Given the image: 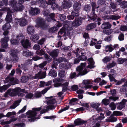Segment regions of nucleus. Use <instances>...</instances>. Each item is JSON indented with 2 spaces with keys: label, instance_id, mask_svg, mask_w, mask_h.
Wrapping results in <instances>:
<instances>
[{
  "label": "nucleus",
  "instance_id": "1",
  "mask_svg": "<svg viewBox=\"0 0 127 127\" xmlns=\"http://www.w3.org/2000/svg\"><path fill=\"white\" fill-rule=\"evenodd\" d=\"M17 1L15 0H11L9 2L8 4L10 6H12V11L15 12L16 11H21L24 9L23 5L20 6L18 7L16 6Z\"/></svg>",
  "mask_w": 127,
  "mask_h": 127
},
{
  "label": "nucleus",
  "instance_id": "2",
  "mask_svg": "<svg viewBox=\"0 0 127 127\" xmlns=\"http://www.w3.org/2000/svg\"><path fill=\"white\" fill-rule=\"evenodd\" d=\"M41 109V107L33 108L32 110H29L26 113V116L28 118H33L36 116L37 114L36 112L39 111Z\"/></svg>",
  "mask_w": 127,
  "mask_h": 127
},
{
  "label": "nucleus",
  "instance_id": "3",
  "mask_svg": "<svg viewBox=\"0 0 127 127\" xmlns=\"http://www.w3.org/2000/svg\"><path fill=\"white\" fill-rule=\"evenodd\" d=\"M45 98L48 100L47 103L48 106L47 107V109L53 110L54 109L55 107L53 105L56 103L55 99L54 98H52V97H45Z\"/></svg>",
  "mask_w": 127,
  "mask_h": 127
},
{
  "label": "nucleus",
  "instance_id": "4",
  "mask_svg": "<svg viewBox=\"0 0 127 127\" xmlns=\"http://www.w3.org/2000/svg\"><path fill=\"white\" fill-rule=\"evenodd\" d=\"M86 65V63H82L81 64V65L77 68L76 70L77 71L79 72V73L78 74L79 75H84L88 72V71H87L86 69H85L82 72L81 71Z\"/></svg>",
  "mask_w": 127,
  "mask_h": 127
},
{
  "label": "nucleus",
  "instance_id": "5",
  "mask_svg": "<svg viewBox=\"0 0 127 127\" xmlns=\"http://www.w3.org/2000/svg\"><path fill=\"white\" fill-rule=\"evenodd\" d=\"M91 5L92 7V10L90 16L89 17V18L91 20L94 21L96 20L97 17L95 13V10L96 7V4L95 2H92L91 3Z\"/></svg>",
  "mask_w": 127,
  "mask_h": 127
},
{
  "label": "nucleus",
  "instance_id": "6",
  "mask_svg": "<svg viewBox=\"0 0 127 127\" xmlns=\"http://www.w3.org/2000/svg\"><path fill=\"white\" fill-rule=\"evenodd\" d=\"M10 89L9 95L12 96L17 95V93L19 92H24L25 91L24 89H21L19 87L16 88L14 89Z\"/></svg>",
  "mask_w": 127,
  "mask_h": 127
},
{
  "label": "nucleus",
  "instance_id": "7",
  "mask_svg": "<svg viewBox=\"0 0 127 127\" xmlns=\"http://www.w3.org/2000/svg\"><path fill=\"white\" fill-rule=\"evenodd\" d=\"M4 10L6 11L7 12V14L5 18L6 21L8 22H11L12 20L11 14L10 13H12L13 12L12 10H10L9 8L6 7L4 8Z\"/></svg>",
  "mask_w": 127,
  "mask_h": 127
},
{
  "label": "nucleus",
  "instance_id": "8",
  "mask_svg": "<svg viewBox=\"0 0 127 127\" xmlns=\"http://www.w3.org/2000/svg\"><path fill=\"white\" fill-rule=\"evenodd\" d=\"M37 25L43 29L46 28L47 27L45 22L44 19L42 18H38L36 20Z\"/></svg>",
  "mask_w": 127,
  "mask_h": 127
},
{
  "label": "nucleus",
  "instance_id": "9",
  "mask_svg": "<svg viewBox=\"0 0 127 127\" xmlns=\"http://www.w3.org/2000/svg\"><path fill=\"white\" fill-rule=\"evenodd\" d=\"M11 59L12 61L15 62L17 61L19 58L17 55V52L16 50H12L11 51Z\"/></svg>",
  "mask_w": 127,
  "mask_h": 127
},
{
  "label": "nucleus",
  "instance_id": "10",
  "mask_svg": "<svg viewBox=\"0 0 127 127\" xmlns=\"http://www.w3.org/2000/svg\"><path fill=\"white\" fill-rule=\"evenodd\" d=\"M15 22H18L19 25L21 27H24L26 25L28 24L27 20L25 19H19L16 18L15 19Z\"/></svg>",
  "mask_w": 127,
  "mask_h": 127
},
{
  "label": "nucleus",
  "instance_id": "11",
  "mask_svg": "<svg viewBox=\"0 0 127 127\" xmlns=\"http://www.w3.org/2000/svg\"><path fill=\"white\" fill-rule=\"evenodd\" d=\"M9 40L8 37H5L1 39L0 42L1 44V46L4 48H6L7 47V42Z\"/></svg>",
  "mask_w": 127,
  "mask_h": 127
},
{
  "label": "nucleus",
  "instance_id": "12",
  "mask_svg": "<svg viewBox=\"0 0 127 127\" xmlns=\"http://www.w3.org/2000/svg\"><path fill=\"white\" fill-rule=\"evenodd\" d=\"M64 81V80L62 79L58 78H55L53 80V82L56 83L54 84V86L55 87H58L61 86L63 84L61 83L60 82H63Z\"/></svg>",
  "mask_w": 127,
  "mask_h": 127
},
{
  "label": "nucleus",
  "instance_id": "13",
  "mask_svg": "<svg viewBox=\"0 0 127 127\" xmlns=\"http://www.w3.org/2000/svg\"><path fill=\"white\" fill-rule=\"evenodd\" d=\"M81 21L80 19H75L74 21L72 23V27H76L78 26L81 25Z\"/></svg>",
  "mask_w": 127,
  "mask_h": 127
},
{
  "label": "nucleus",
  "instance_id": "14",
  "mask_svg": "<svg viewBox=\"0 0 127 127\" xmlns=\"http://www.w3.org/2000/svg\"><path fill=\"white\" fill-rule=\"evenodd\" d=\"M46 75V72L40 71L38 73L35 75V78L37 79L43 78L45 77Z\"/></svg>",
  "mask_w": 127,
  "mask_h": 127
},
{
  "label": "nucleus",
  "instance_id": "15",
  "mask_svg": "<svg viewBox=\"0 0 127 127\" xmlns=\"http://www.w3.org/2000/svg\"><path fill=\"white\" fill-rule=\"evenodd\" d=\"M49 54L53 58H55L58 56L59 51L58 49L52 51L48 52Z\"/></svg>",
  "mask_w": 127,
  "mask_h": 127
},
{
  "label": "nucleus",
  "instance_id": "16",
  "mask_svg": "<svg viewBox=\"0 0 127 127\" xmlns=\"http://www.w3.org/2000/svg\"><path fill=\"white\" fill-rule=\"evenodd\" d=\"M111 26L110 23L107 22H104L101 25V28L103 29H110Z\"/></svg>",
  "mask_w": 127,
  "mask_h": 127
},
{
  "label": "nucleus",
  "instance_id": "17",
  "mask_svg": "<svg viewBox=\"0 0 127 127\" xmlns=\"http://www.w3.org/2000/svg\"><path fill=\"white\" fill-rule=\"evenodd\" d=\"M22 46L25 48H27L30 46V44L29 41L27 39L22 40L21 41Z\"/></svg>",
  "mask_w": 127,
  "mask_h": 127
},
{
  "label": "nucleus",
  "instance_id": "18",
  "mask_svg": "<svg viewBox=\"0 0 127 127\" xmlns=\"http://www.w3.org/2000/svg\"><path fill=\"white\" fill-rule=\"evenodd\" d=\"M35 28L34 27L29 25L27 27V31L28 33L31 34L35 32Z\"/></svg>",
  "mask_w": 127,
  "mask_h": 127
},
{
  "label": "nucleus",
  "instance_id": "19",
  "mask_svg": "<svg viewBox=\"0 0 127 127\" xmlns=\"http://www.w3.org/2000/svg\"><path fill=\"white\" fill-rule=\"evenodd\" d=\"M123 113L122 112L118 111H114L113 112V113L111 115L110 119H115L114 116H121L123 115Z\"/></svg>",
  "mask_w": 127,
  "mask_h": 127
},
{
  "label": "nucleus",
  "instance_id": "20",
  "mask_svg": "<svg viewBox=\"0 0 127 127\" xmlns=\"http://www.w3.org/2000/svg\"><path fill=\"white\" fill-rule=\"evenodd\" d=\"M64 64H61L59 65L60 67L61 68H64L65 69H68L71 67L70 63L68 62Z\"/></svg>",
  "mask_w": 127,
  "mask_h": 127
},
{
  "label": "nucleus",
  "instance_id": "21",
  "mask_svg": "<svg viewBox=\"0 0 127 127\" xmlns=\"http://www.w3.org/2000/svg\"><path fill=\"white\" fill-rule=\"evenodd\" d=\"M72 3L70 1L68 0L64 1V3L62 4V6L64 8H70L71 6Z\"/></svg>",
  "mask_w": 127,
  "mask_h": 127
},
{
  "label": "nucleus",
  "instance_id": "22",
  "mask_svg": "<svg viewBox=\"0 0 127 127\" xmlns=\"http://www.w3.org/2000/svg\"><path fill=\"white\" fill-rule=\"evenodd\" d=\"M74 123L75 125H69L67 127H74L76 126L81 125L82 124L81 120H75L74 121Z\"/></svg>",
  "mask_w": 127,
  "mask_h": 127
},
{
  "label": "nucleus",
  "instance_id": "23",
  "mask_svg": "<svg viewBox=\"0 0 127 127\" xmlns=\"http://www.w3.org/2000/svg\"><path fill=\"white\" fill-rule=\"evenodd\" d=\"M21 101V99H19L18 100L15 101L13 104L10 107V108L11 109L15 108L19 105V103Z\"/></svg>",
  "mask_w": 127,
  "mask_h": 127
},
{
  "label": "nucleus",
  "instance_id": "24",
  "mask_svg": "<svg viewBox=\"0 0 127 127\" xmlns=\"http://www.w3.org/2000/svg\"><path fill=\"white\" fill-rule=\"evenodd\" d=\"M32 52L30 51L27 49L24 50L23 53V54L24 56L28 57L33 55Z\"/></svg>",
  "mask_w": 127,
  "mask_h": 127
},
{
  "label": "nucleus",
  "instance_id": "25",
  "mask_svg": "<svg viewBox=\"0 0 127 127\" xmlns=\"http://www.w3.org/2000/svg\"><path fill=\"white\" fill-rule=\"evenodd\" d=\"M40 13L39 9L37 8H34L30 12V14L32 15H35L38 14Z\"/></svg>",
  "mask_w": 127,
  "mask_h": 127
},
{
  "label": "nucleus",
  "instance_id": "26",
  "mask_svg": "<svg viewBox=\"0 0 127 127\" xmlns=\"http://www.w3.org/2000/svg\"><path fill=\"white\" fill-rule=\"evenodd\" d=\"M81 4L78 2H75L73 5V8L74 11H79L81 7Z\"/></svg>",
  "mask_w": 127,
  "mask_h": 127
},
{
  "label": "nucleus",
  "instance_id": "27",
  "mask_svg": "<svg viewBox=\"0 0 127 127\" xmlns=\"http://www.w3.org/2000/svg\"><path fill=\"white\" fill-rule=\"evenodd\" d=\"M37 2L40 4V6L44 8H46L47 4L45 2V0H37Z\"/></svg>",
  "mask_w": 127,
  "mask_h": 127
},
{
  "label": "nucleus",
  "instance_id": "28",
  "mask_svg": "<svg viewBox=\"0 0 127 127\" xmlns=\"http://www.w3.org/2000/svg\"><path fill=\"white\" fill-rule=\"evenodd\" d=\"M96 24L92 23L87 25L86 27V29L87 30H89L95 28L96 27Z\"/></svg>",
  "mask_w": 127,
  "mask_h": 127
},
{
  "label": "nucleus",
  "instance_id": "29",
  "mask_svg": "<svg viewBox=\"0 0 127 127\" xmlns=\"http://www.w3.org/2000/svg\"><path fill=\"white\" fill-rule=\"evenodd\" d=\"M48 75L52 77H55L57 75L56 72L55 71L54 69H51Z\"/></svg>",
  "mask_w": 127,
  "mask_h": 127
},
{
  "label": "nucleus",
  "instance_id": "30",
  "mask_svg": "<svg viewBox=\"0 0 127 127\" xmlns=\"http://www.w3.org/2000/svg\"><path fill=\"white\" fill-rule=\"evenodd\" d=\"M71 23L69 21H65L63 22V25L65 29H66L67 28H68L70 27V25L71 26Z\"/></svg>",
  "mask_w": 127,
  "mask_h": 127
},
{
  "label": "nucleus",
  "instance_id": "31",
  "mask_svg": "<svg viewBox=\"0 0 127 127\" xmlns=\"http://www.w3.org/2000/svg\"><path fill=\"white\" fill-rule=\"evenodd\" d=\"M11 27L9 23L7 22L2 27V29L3 30H8L10 29Z\"/></svg>",
  "mask_w": 127,
  "mask_h": 127
},
{
  "label": "nucleus",
  "instance_id": "32",
  "mask_svg": "<svg viewBox=\"0 0 127 127\" xmlns=\"http://www.w3.org/2000/svg\"><path fill=\"white\" fill-rule=\"evenodd\" d=\"M39 36L38 34H36L32 35L30 37L31 40L35 42L38 39Z\"/></svg>",
  "mask_w": 127,
  "mask_h": 127
},
{
  "label": "nucleus",
  "instance_id": "33",
  "mask_svg": "<svg viewBox=\"0 0 127 127\" xmlns=\"http://www.w3.org/2000/svg\"><path fill=\"white\" fill-rule=\"evenodd\" d=\"M56 61L59 63L64 62H67L68 61V60L64 57L57 58L56 59Z\"/></svg>",
  "mask_w": 127,
  "mask_h": 127
},
{
  "label": "nucleus",
  "instance_id": "34",
  "mask_svg": "<svg viewBox=\"0 0 127 127\" xmlns=\"http://www.w3.org/2000/svg\"><path fill=\"white\" fill-rule=\"evenodd\" d=\"M88 61L90 63V64L88 65L87 67L88 68H90L91 69L93 68V65L94 64V61L93 59L92 58H91L88 59Z\"/></svg>",
  "mask_w": 127,
  "mask_h": 127
},
{
  "label": "nucleus",
  "instance_id": "35",
  "mask_svg": "<svg viewBox=\"0 0 127 127\" xmlns=\"http://www.w3.org/2000/svg\"><path fill=\"white\" fill-rule=\"evenodd\" d=\"M16 120H10L9 121H5V120H3L0 123V124L2 125L9 124L12 121H15Z\"/></svg>",
  "mask_w": 127,
  "mask_h": 127
},
{
  "label": "nucleus",
  "instance_id": "36",
  "mask_svg": "<svg viewBox=\"0 0 127 127\" xmlns=\"http://www.w3.org/2000/svg\"><path fill=\"white\" fill-rule=\"evenodd\" d=\"M10 86V85H4L0 87V92H2L3 91H5Z\"/></svg>",
  "mask_w": 127,
  "mask_h": 127
},
{
  "label": "nucleus",
  "instance_id": "37",
  "mask_svg": "<svg viewBox=\"0 0 127 127\" xmlns=\"http://www.w3.org/2000/svg\"><path fill=\"white\" fill-rule=\"evenodd\" d=\"M58 34L59 36H58V37L59 38V37L60 38L62 36H64L65 33V32H64V30H60V31L58 32Z\"/></svg>",
  "mask_w": 127,
  "mask_h": 127
},
{
  "label": "nucleus",
  "instance_id": "38",
  "mask_svg": "<svg viewBox=\"0 0 127 127\" xmlns=\"http://www.w3.org/2000/svg\"><path fill=\"white\" fill-rule=\"evenodd\" d=\"M28 66L26 65L25 64L24 65L21 64L18 65V66L21 69H24L25 70L28 69Z\"/></svg>",
  "mask_w": 127,
  "mask_h": 127
},
{
  "label": "nucleus",
  "instance_id": "39",
  "mask_svg": "<svg viewBox=\"0 0 127 127\" xmlns=\"http://www.w3.org/2000/svg\"><path fill=\"white\" fill-rule=\"evenodd\" d=\"M29 78L28 76L22 77L21 78V82L23 83H25L29 80Z\"/></svg>",
  "mask_w": 127,
  "mask_h": 127
},
{
  "label": "nucleus",
  "instance_id": "40",
  "mask_svg": "<svg viewBox=\"0 0 127 127\" xmlns=\"http://www.w3.org/2000/svg\"><path fill=\"white\" fill-rule=\"evenodd\" d=\"M12 77L10 76H8L7 77L5 78L4 81V83H7L9 82L10 83H11V78Z\"/></svg>",
  "mask_w": 127,
  "mask_h": 127
},
{
  "label": "nucleus",
  "instance_id": "41",
  "mask_svg": "<svg viewBox=\"0 0 127 127\" xmlns=\"http://www.w3.org/2000/svg\"><path fill=\"white\" fill-rule=\"evenodd\" d=\"M49 17L46 19L48 22L51 21V20H54V18L55 16V14L54 13H51L50 16H48Z\"/></svg>",
  "mask_w": 127,
  "mask_h": 127
},
{
  "label": "nucleus",
  "instance_id": "42",
  "mask_svg": "<svg viewBox=\"0 0 127 127\" xmlns=\"http://www.w3.org/2000/svg\"><path fill=\"white\" fill-rule=\"evenodd\" d=\"M116 64V63L113 62L112 63H110L108 64L106 66V67L108 69H110L112 67L114 66Z\"/></svg>",
  "mask_w": 127,
  "mask_h": 127
},
{
  "label": "nucleus",
  "instance_id": "43",
  "mask_svg": "<svg viewBox=\"0 0 127 127\" xmlns=\"http://www.w3.org/2000/svg\"><path fill=\"white\" fill-rule=\"evenodd\" d=\"M36 54L38 55L42 56L45 54L44 51L42 49H41L40 50H38L36 52Z\"/></svg>",
  "mask_w": 127,
  "mask_h": 127
},
{
  "label": "nucleus",
  "instance_id": "44",
  "mask_svg": "<svg viewBox=\"0 0 127 127\" xmlns=\"http://www.w3.org/2000/svg\"><path fill=\"white\" fill-rule=\"evenodd\" d=\"M127 61V59H122L119 58L118 59V62L119 64H122L124 62H126Z\"/></svg>",
  "mask_w": 127,
  "mask_h": 127
},
{
  "label": "nucleus",
  "instance_id": "45",
  "mask_svg": "<svg viewBox=\"0 0 127 127\" xmlns=\"http://www.w3.org/2000/svg\"><path fill=\"white\" fill-rule=\"evenodd\" d=\"M16 38L18 39H22L24 38L25 37L23 34L21 32L18 34L16 36Z\"/></svg>",
  "mask_w": 127,
  "mask_h": 127
},
{
  "label": "nucleus",
  "instance_id": "46",
  "mask_svg": "<svg viewBox=\"0 0 127 127\" xmlns=\"http://www.w3.org/2000/svg\"><path fill=\"white\" fill-rule=\"evenodd\" d=\"M121 7L123 8H125L127 7V2L125 1L121 2Z\"/></svg>",
  "mask_w": 127,
  "mask_h": 127
},
{
  "label": "nucleus",
  "instance_id": "47",
  "mask_svg": "<svg viewBox=\"0 0 127 127\" xmlns=\"http://www.w3.org/2000/svg\"><path fill=\"white\" fill-rule=\"evenodd\" d=\"M111 60L110 57H104L102 60L103 62L104 63H106L110 61Z\"/></svg>",
  "mask_w": 127,
  "mask_h": 127
},
{
  "label": "nucleus",
  "instance_id": "48",
  "mask_svg": "<svg viewBox=\"0 0 127 127\" xmlns=\"http://www.w3.org/2000/svg\"><path fill=\"white\" fill-rule=\"evenodd\" d=\"M16 114V112L15 111L12 112H9L7 113L6 115H5V117H10L12 115H14Z\"/></svg>",
  "mask_w": 127,
  "mask_h": 127
},
{
  "label": "nucleus",
  "instance_id": "49",
  "mask_svg": "<svg viewBox=\"0 0 127 127\" xmlns=\"http://www.w3.org/2000/svg\"><path fill=\"white\" fill-rule=\"evenodd\" d=\"M125 107V106L124 104H122L120 102L118 104L117 108V109L121 110Z\"/></svg>",
  "mask_w": 127,
  "mask_h": 127
},
{
  "label": "nucleus",
  "instance_id": "50",
  "mask_svg": "<svg viewBox=\"0 0 127 127\" xmlns=\"http://www.w3.org/2000/svg\"><path fill=\"white\" fill-rule=\"evenodd\" d=\"M102 102L103 104L107 105L109 104L110 101L109 99L105 98L102 99Z\"/></svg>",
  "mask_w": 127,
  "mask_h": 127
},
{
  "label": "nucleus",
  "instance_id": "51",
  "mask_svg": "<svg viewBox=\"0 0 127 127\" xmlns=\"http://www.w3.org/2000/svg\"><path fill=\"white\" fill-rule=\"evenodd\" d=\"M112 45H111L106 46H105V48L106 49L108 50L109 52H111L114 49L112 47Z\"/></svg>",
  "mask_w": 127,
  "mask_h": 127
},
{
  "label": "nucleus",
  "instance_id": "52",
  "mask_svg": "<svg viewBox=\"0 0 127 127\" xmlns=\"http://www.w3.org/2000/svg\"><path fill=\"white\" fill-rule=\"evenodd\" d=\"M11 83H12V85H14L15 84H18L19 82L18 80L12 77L11 78Z\"/></svg>",
  "mask_w": 127,
  "mask_h": 127
},
{
  "label": "nucleus",
  "instance_id": "53",
  "mask_svg": "<svg viewBox=\"0 0 127 127\" xmlns=\"http://www.w3.org/2000/svg\"><path fill=\"white\" fill-rule=\"evenodd\" d=\"M109 106L111 108V109L112 110H115L116 108V105L114 102L111 103L109 105Z\"/></svg>",
  "mask_w": 127,
  "mask_h": 127
},
{
  "label": "nucleus",
  "instance_id": "54",
  "mask_svg": "<svg viewBox=\"0 0 127 127\" xmlns=\"http://www.w3.org/2000/svg\"><path fill=\"white\" fill-rule=\"evenodd\" d=\"M58 28L57 27H54L51 28L50 30V32L51 33H53L55 31L57 30Z\"/></svg>",
  "mask_w": 127,
  "mask_h": 127
},
{
  "label": "nucleus",
  "instance_id": "55",
  "mask_svg": "<svg viewBox=\"0 0 127 127\" xmlns=\"http://www.w3.org/2000/svg\"><path fill=\"white\" fill-rule=\"evenodd\" d=\"M113 75H112V74H109L108 77L111 81H114L116 82H117V80L114 78L113 76Z\"/></svg>",
  "mask_w": 127,
  "mask_h": 127
},
{
  "label": "nucleus",
  "instance_id": "56",
  "mask_svg": "<svg viewBox=\"0 0 127 127\" xmlns=\"http://www.w3.org/2000/svg\"><path fill=\"white\" fill-rule=\"evenodd\" d=\"M71 14L74 16V18L75 17H78L79 15L78 12L77 11L74 10L71 12Z\"/></svg>",
  "mask_w": 127,
  "mask_h": 127
},
{
  "label": "nucleus",
  "instance_id": "57",
  "mask_svg": "<svg viewBox=\"0 0 127 127\" xmlns=\"http://www.w3.org/2000/svg\"><path fill=\"white\" fill-rule=\"evenodd\" d=\"M99 105L100 104L98 103L96 104L92 103L91 104V106L92 107L95 108L96 109L98 108Z\"/></svg>",
  "mask_w": 127,
  "mask_h": 127
},
{
  "label": "nucleus",
  "instance_id": "58",
  "mask_svg": "<svg viewBox=\"0 0 127 127\" xmlns=\"http://www.w3.org/2000/svg\"><path fill=\"white\" fill-rule=\"evenodd\" d=\"M110 19L112 20H116L119 19L120 18V16H116L115 15H112L110 16Z\"/></svg>",
  "mask_w": 127,
  "mask_h": 127
},
{
  "label": "nucleus",
  "instance_id": "59",
  "mask_svg": "<svg viewBox=\"0 0 127 127\" xmlns=\"http://www.w3.org/2000/svg\"><path fill=\"white\" fill-rule=\"evenodd\" d=\"M79 59H80V60L85 61L87 59V57L85 55L79 56Z\"/></svg>",
  "mask_w": 127,
  "mask_h": 127
},
{
  "label": "nucleus",
  "instance_id": "60",
  "mask_svg": "<svg viewBox=\"0 0 127 127\" xmlns=\"http://www.w3.org/2000/svg\"><path fill=\"white\" fill-rule=\"evenodd\" d=\"M104 11L106 12L107 14H108L110 13V12L111 11V9L109 7H105L104 9Z\"/></svg>",
  "mask_w": 127,
  "mask_h": 127
},
{
  "label": "nucleus",
  "instance_id": "61",
  "mask_svg": "<svg viewBox=\"0 0 127 127\" xmlns=\"http://www.w3.org/2000/svg\"><path fill=\"white\" fill-rule=\"evenodd\" d=\"M11 43L13 45H15L18 43L19 41L18 40L15 39H11L10 40Z\"/></svg>",
  "mask_w": 127,
  "mask_h": 127
},
{
  "label": "nucleus",
  "instance_id": "62",
  "mask_svg": "<svg viewBox=\"0 0 127 127\" xmlns=\"http://www.w3.org/2000/svg\"><path fill=\"white\" fill-rule=\"evenodd\" d=\"M52 7L53 9L56 8L57 7V5L55 3L54 0H52Z\"/></svg>",
  "mask_w": 127,
  "mask_h": 127
},
{
  "label": "nucleus",
  "instance_id": "63",
  "mask_svg": "<svg viewBox=\"0 0 127 127\" xmlns=\"http://www.w3.org/2000/svg\"><path fill=\"white\" fill-rule=\"evenodd\" d=\"M15 125L17 127H25V124L23 123H20L16 124Z\"/></svg>",
  "mask_w": 127,
  "mask_h": 127
},
{
  "label": "nucleus",
  "instance_id": "64",
  "mask_svg": "<svg viewBox=\"0 0 127 127\" xmlns=\"http://www.w3.org/2000/svg\"><path fill=\"white\" fill-rule=\"evenodd\" d=\"M41 93L40 92H35L34 94V96L36 98H38L41 97Z\"/></svg>",
  "mask_w": 127,
  "mask_h": 127
}]
</instances>
